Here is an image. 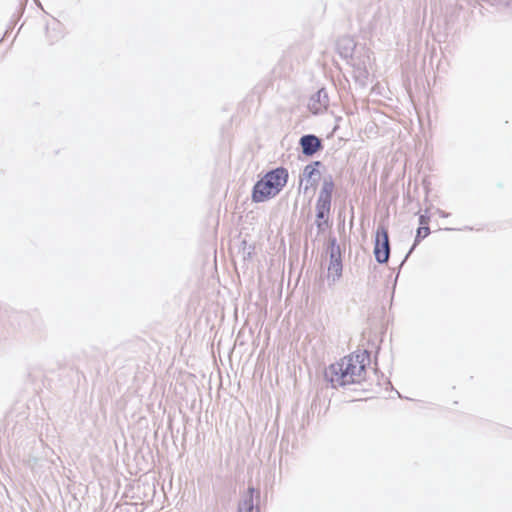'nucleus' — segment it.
<instances>
[{"label":"nucleus","mask_w":512,"mask_h":512,"mask_svg":"<svg viewBox=\"0 0 512 512\" xmlns=\"http://www.w3.org/2000/svg\"><path fill=\"white\" fill-rule=\"evenodd\" d=\"M288 172L284 168H276L268 172L254 186L252 199L254 202H263L276 196L286 185Z\"/></svg>","instance_id":"2"},{"label":"nucleus","mask_w":512,"mask_h":512,"mask_svg":"<svg viewBox=\"0 0 512 512\" xmlns=\"http://www.w3.org/2000/svg\"><path fill=\"white\" fill-rule=\"evenodd\" d=\"M333 190V181L331 179L324 181L316 204L318 219H323L329 215Z\"/></svg>","instance_id":"4"},{"label":"nucleus","mask_w":512,"mask_h":512,"mask_svg":"<svg viewBox=\"0 0 512 512\" xmlns=\"http://www.w3.org/2000/svg\"><path fill=\"white\" fill-rule=\"evenodd\" d=\"M253 493L254 489L249 488L247 498L241 503L238 512H259L253 505Z\"/></svg>","instance_id":"7"},{"label":"nucleus","mask_w":512,"mask_h":512,"mask_svg":"<svg viewBox=\"0 0 512 512\" xmlns=\"http://www.w3.org/2000/svg\"><path fill=\"white\" fill-rule=\"evenodd\" d=\"M430 221V216L427 214H422L419 216V227L416 230L413 248L430 235Z\"/></svg>","instance_id":"5"},{"label":"nucleus","mask_w":512,"mask_h":512,"mask_svg":"<svg viewBox=\"0 0 512 512\" xmlns=\"http://www.w3.org/2000/svg\"><path fill=\"white\" fill-rule=\"evenodd\" d=\"M300 143L303 153L306 155L314 154L321 146L320 140L314 135L303 136Z\"/></svg>","instance_id":"6"},{"label":"nucleus","mask_w":512,"mask_h":512,"mask_svg":"<svg viewBox=\"0 0 512 512\" xmlns=\"http://www.w3.org/2000/svg\"><path fill=\"white\" fill-rule=\"evenodd\" d=\"M368 364L366 352L350 354L331 364L326 376L333 386L360 384L366 379Z\"/></svg>","instance_id":"1"},{"label":"nucleus","mask_w":512,"mask_h":512,"mask_svg":"<svg viewBox=\"0 0 512 512\" xmlns=\"http://www.w3.org/2000/svg\"><path fill=\"white\" fill-rule=\"evenodd\" d=\"M389 254L388 229L384 225H380L375 235L374 255L379 263H385L389 259Z\"/></svg>","instance_id":"3"}]
</instances>
